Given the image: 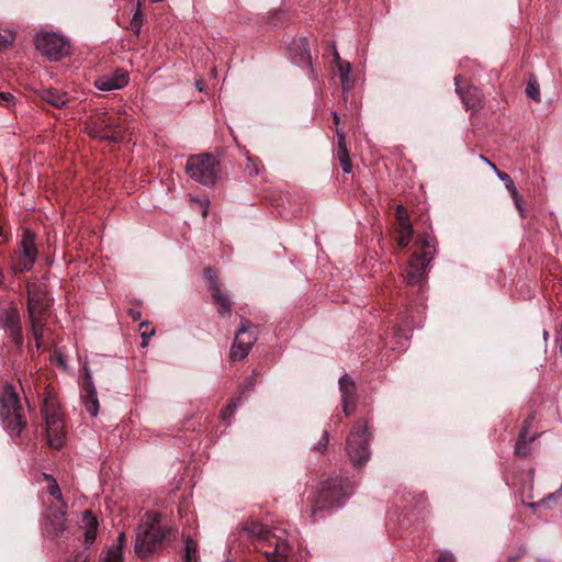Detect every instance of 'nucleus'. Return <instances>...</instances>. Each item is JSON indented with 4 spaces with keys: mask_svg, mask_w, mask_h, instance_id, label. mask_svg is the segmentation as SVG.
<instances>
[{
    "mask_svg": "<svg viewBox=\"0 0 562 562\" xmlns=\"http://www.w3.org/2000/svg\"><path fill=\"white\" fill-rule=\"evenodd\" d=\"M352 493L353 485L348 479L336 476L321 482L313 498L311 515L316 518L321 512L341 506Z\"/></svg>",
    "mask_w": 562,
    "mask_h": 562,
    "instance_id": "1",
    "label": "nucleus"
},
{
    "mask_svg": "<svg viewBox=\"0 0 562 562\" xmlns=\"http://www.w3.org/2000/svg\"><path fill=\"white\" fill-rule=\"evenodd\" d=\"M0 422L12 438L19 437L27 425L20 397L9 383L2 386L0 393Z\"/></svg>",
    "mask_w": 562,
    "mask_h": 562,
    "instance_id": "2",
    "label": "nucleus"
},
{
    "mask_svg": "<svg viewBox=\"0 0 562 562\" xmlns=\"http://www.w3.org/2000/svg\"><path fill=\"white\" fill-rule=\"evenodd\" d=\"M416 244L419 250L415 251L408 261L405 282L407 285L420 286L425 281L428 266L435 257L436 238L429 234H423L418 236Z\"/></svg>",
    "mask_w": 562,
    "mask_h": 562,
    "instance_id": "3",
    "label": "nucleus"
},
{
    "mask_svg": "<svg viewBox=\"0 0 562 562\" xmlns=\"http://www.w3.org/2000/svg\"><path fill=\"white\" fill-rule=\"evenodd\" d=\"M159 514L147 515L146 520L138 528L135 540V552L144 559L156 550L167 538L170 529L161 526Z\"/></svg>",
    "mask_w": 562,
    "mask_h": 562,
    "instance_id": "4",
    "label": "nucleus"
},
{
    "mask_svg": "<svg viewBox=\"0 0 562 562\" xmlns=\"http://www.w3.org/2000/svg\"><path fill=\"white\" fill-rule=\"evenodd\" d=\"M220 161L212 154L191 156L186 165L187 175L194 181L210 187L218 180Z\"/></svg>",
    "mask_w": 562,
    "mask_h": 562,
    "instance_id": "5",
    "label": "nucleus"
},
{
    "mask_svg": "<svg viewBox=\"0 0 562 562\" xmlns=\"http://www.w3.org/2000/svg\"><path fill=\"white\" fill-rule=\"evenodd\" d=\"M42 416L46 426L49 447L60 449L65 441V425L59 407L54 398L45 397L42 405Z\"/></svg>",
    "mask_w": 562,
    "mask_h": 562,
    "instance_id": "6",
    "label": "nucleus"
},
{
    "mask_svg": "<svg viewBox=\"0 0 562 562\" xmlns=\"http://www.w3.org/2000/svg\"><path fill=\"white\" fill-rule=\"evenodd\" d=\"M369 434L366 423L358 422L347 438L346 451L356 468H361L370 459Z\"/></svg>",
    "mask_w": 562,
    "mask_h": 562,
    "instance_id": "7",
    "label": "nucleus"
},
{
    "mask_svg": "<svg viewBox=\"0 0 562 562\" xmlns=\"http://www.w3.org/2000/svg\"><path fill=\"white\" fill-rule=\"evenodd\" d=\"M36 49L50 60H59L69 54V42L57 33L38 34L35 38Z\"/></svg>",
    "mask_w": 562,
    "mask_h": 562,
    "instance_id": "8",
    "label": "nucleus"
},
{
    "mask_svg": "<svg viewBox=\"0 0 562 562\" xmlns=\"http://www.w3.org/2000/svg\"><path fill=\"white\" fill-rule=\"evenodd\" d=\"M257 340V328L249 322L241 323L236 331L235 340L231 348L229 358L233 361L245 359Z\"/></svg>",
    "mask_w": 562,
    "mask_h": 562,
    "instance_id": "9",
    "label": "nucleus"
},
{
    "mask_svg": "<svg viewBox=\"0 0 562 562\" xmlns=\"http://www.w3.org/2000/svg\"><path fill=\"white\" fill-rule=\"evenodd\" d=\"M65 508V504L63 506L55 505L48 507L43 522V530L47 536L60 538L68 529Z\"/></svg>",
    "mask_w": 562,
    "mask_h": 562,
    "instance_id": "10",
    "label": "nucleus"
},
{
    "mask_svg": "<svg viewBox=\"0 0 562 562\" xmlns=\"http://www.w3.org/2000/svg\"><path fill=\"white\" fill-rule=\"evenodd\" d=\"M90 135L101 139H109L119 143L122 139L121 131L112 116L105 113L100 114L90 127Z\"/></svg>",
    "mask_w": 562,
    "mask_h": 562,
    "instance_id": "11",
    "label": "nucleus"
},
{
    "mask_svg": "<svg viewBox=\"0 0 562 562\" xmlns=\"http://www.w3.org/2000/svg\"><path fill=\"white\" fill-rule=\"evenodd\" d=\"M463 81L462 76L458 75L454 77L456 92L462 100V103L467 110L479 111L483 106V94L481 90L474 86H468L464 90L461 87Z\"/></svg>",
    "mask_w": 562,
    "mask_h": 562,
    "instance_id": "12",
    "label": "nucleus"
},
{
    "mask_svg": "<svg viewBox=\"0 0 562 562\" xmlns=\"http://www.w3.org/2000/svg\"><path fill=\"white\" fill-rule=\"evenodd\" d=\"M21 250L22 255L19 260V268L20 270H31L37 258V249L35 245V235L29 229L23 233Z\"/></svg>",
    "mask_w": 562,
    "mask_h": 562,
    "instance_id": "13",
    "label": "nucleus"
},
{
    "mask_svg": "<svg viewBox=\"0 0 562 562\" xmlns=\"http://www.w3.org/2000/svg\"><path fill=\"white\" fill-rule=\"evenodd\" d=\"M1 321L4 330L16 347H21L23 345V335L19 312L15 308H9L2 314Z\"/></svg>",
    "mask_w": 562,
    "mask_h": 562,
    "instance_id": "14",
    "label": "nucleus"
},
{
    "mask_svg": "<svg viewBox=\"0 0 562 562\" xmlns=\"http://www.w3.org/2000/svg\"><path fill=\"white\" fill-rule=\"evenodd\" d=\"M128 83V74L123 69H116L113 74L99 77L94 81L97 89L113 91L124 88Z\"/></svg>",
    "mask_w": 562,
    "mask_h": 562,
    "instance_id": "15",
    "label": "nucleus"
},
{
    "mask_svg": "<svg viewBox=\"0 0 562 562\" xmlns=\"http://www.w3.org/2000/svg\"><path fill=\"white\" fill-rule=\"evenodd\" d=\"M289 50L294 64L300 67L312 68V56L308 47V41L305 37L293 40Z\"/></svg>",
    "mask_w": 562,
    "mask_h": 562,
    "instance_id": "16",
    "label": "nucleus"
},
{
    "mask_svg": "<svg viewBox=\"0 0 562 562\" xmlns=\"http://www.w3.org/2000/svg\"><path fill=\"white\" fill-rule=\"evenodd\" d=\"M82 401L86 409L91 416L95 417L99 412V400L97 396V390L92 382V376L88 369H86L85 378L82 382Z\"/></svg>",
    "mask_w": 562,
    "mask_h": 562,
    "instance_id": "17",
    "label": "nucleus"
},
{
    "mask_svg": "<svg viewBox=\"0 0 562 562\" xmlns=\"http://www.w3.org/2000/svg\"><path fill=\"white\" fill-rule=\"evenodd\" d=\"M239 530L245 532L247 537L252 541H266L270 542L271 531L266 526L256 520L247 521L240 525Z\"/></svg>",
    "mask_w": 562,
    "mask_h": 562,
    "instance_id": "18",
    "label": "nucleus"
},
{
    "mask_svg": "<svg viewBox=\"0 0 562 562\" xmlns=\"http://www.w3.org/2000/svg\"><path fill=\"white\" fill-rule=\"evenodd\" d=\"M540 435L529 436L527 435L526 429H520L518 439L515 446V454L521 458H526L530 454L531 448L530 445L539 437Z\"/></svg>",
    "mask_w": 562,
    "mask_h": 562,
    "instance_id": "19",
    "label": "nucleus"
},
{
    "mask_svg": "<svg viewBox=\"0 0 562 562\" xmlns=\"http://www.w3.org/2000/svg\"><path fill=\"white\" fill-rule=\"evenodd\" d=\"M27 312L31 322L32 335L36 341V347L40 348V341L43 337V325L41 324V317L37 313L35 305H33L31 302H29Z\"/></svg>",
    "mask_w": 562,
    "mask_h": 562,
    "instance_id": "20",
    "label": "nucleus"
},
{
    "mask_svg": "<svg viewBox=\"0 0 562 562\" xmlns=\"http://www.w3.org/2000/svg\"><path fill=\"white\" fill-rule=\"evenodd\" d=\"M43 101L55 108H64L68 104L69 99L66 93L58 91L57 89H45L41 93Z\"/></svg>",
    "mask_w": 562,
    "mask_h": 562,
    "instance_id": "21",
    "label": "nucleus"
},
{
    "mask_svg": "<svg viewBox=\"0 0 562 562\" xmlns=\"http://www.w3.org/2000/svg\"><path fill=\"white\" fill-rule=\"evenodd\" d=\"M212 299L217 305V312L221 316L228 317L232 314V302L227 294L222 293L221 288H215V292L211 293Z\"/></svg>",
    "mask_w": 562,
    "mask_h": 562,
    "instance_id": "22",
    "label": "nucleus"
},
{
    "mask_svg": "<svg viewBox=\"0 0 562 562\" xmlns=\"http://www.w3.org/2000/svg\"><path fill=\"white\" fill-rule=\"evenodd\" d=\"M82 521L86 526L85 541L87 544H91L97 537L98 520L90 510H83Z\"/></svg>",
    "mask_w": 562,
    "mask_h": 562,
    "instance_id": "23",
    "label": "nucleus"
},
{
    "mask_svg": "<svg viewBox=\"0 0 562 562\" xmlns=\"http://www.w3.org/2000/svg\"><path fill=\"white\" fill-rule=\"evenodd\" d=\"M339 390L342 400H356V385L352 379L345 374L339 379Z\"/></svg>",
    "mask_w": 562,
    "mask_h": 562,
    "instance_id": "24",
    "label": "nucleus"
},
{
    "mask_svg": "<svg viewBox=\"0 0 562 562\" xmlns=\"http://www.w3.org/2000/svg\"><path fill=\"white\" fill-rule=\"evenodd\" d=\"M397 245L401 247V248H405L409 245L411 240H412V237H413V227H412V224L408 223V224H402V225H397Z\"/></svg>",
    "mask_w": 562,
    "mask_h": 562,
    "instance_id": "25",
    "label": "nucleus"
},
{
    "mask_svg": "<svg viewBox=\"0 0 562 562\" xmlns=\"http://www.w3.org/2000/svg\"><path fill=\"white\" fill-rule=\"evenodd\" d=\"M336 135H337V138H338L337 149H336V155H337L338 160H344V159L350 158L348 149H347V146H346V135H345V132L337 127L336 128Z\"/></svg>",
    "mask_w": 562,
    "mask_h": 562,
    "instance_id": "26",
    "label": "nucleus"
},
{
    "mask_svg": "<svg viewBox=\"0 0 562 562\" xmlns=\"http://www.w3.org/2000/svg\"><path fill=\"white\" fill-rule=\"evenodd\" d=\"M198 543L190 537L186 539L183 562H196Z\"/></svg>",
    "mask_w": 562,
    "mask_h": 562,
    "instance_id": "27",
    "label": "nucleus"
},
{
    "mask_svg": "<svg viewBox=\"0 0 562 562\" xmlns=\"http://www.w3.org/2000/svg\"><path fill=\"white\" fill-rule=\"evenodd\" d=\"M286 548L284 544L276 543L272 551L266 550L263 553L268 562H284L283 557L285 555Z\"/></svg>",
    "mask_w": 562,
    "mask_h": 562,
    "instance_id": "28",
    "label": "nucleus"
},
{
    "mask_svg": "<svg viewBox=\"0 0 562 562\" xmlns=\"http://www.w3.org/2000/svg\"><path fill=\"white\" fill-rule=\"evenodd\" d=\"M262 168L261 161L255 157L247 158V165L245 166V172L249 177H257Z\"/></svg>",
    "mask_w": 562,
    "mask_h": 562,
    "instance_id": "29",
    "label": "nucleus"
},
{
    "mask_svg": "<svg viewBox=\"0 0 562 562\" xmlns=\"http://www.w3.org/2000/svg\"><path fill=\"white\" fill-rule=\"evenodd\" d=\"M526 94L536 102L540 101V88L536 79H529L526 88Z\"/></svg>",
    "mask_w": 562,
    "mask_h": 562,
    "instance_id": "30",
    "label": "nucleus"
},
{
    "mask_svg": "<svg viewBox=\"0 0 562 562\" xmlns=\"http://www.w3.org/2000/svg\"><path fill=\"white\" fill-rule=\"evenodd\" d=\"M497 178L503 181V183L505 184V188L507 189V191L510 193V195H517V189H516V186L513 181V179L510 178V176L504 171H497Z\"/></svg>",
    "mask_w": 562,
    "mask_h": 562,
    "instance_id": "31",
    "label": "nucleus"
},
{
    "mask_svg": "<svg viewBox=\"0 0 562 562\" xmlns=\"http://www.w3.org/2000/svg\"><path fill=\"white\" fill-rule=\"evenodd\" d=\"M204 274L209 283V290L211 293L215 292V288H220L216 271L212 268H206Z\"/></svg>",
    "mask_w": 562,
    "mask_h": 562,
    "instance_id": "32",
    "label": "nucleus"
},
{
    "mask_svg": "<svg viewBox=\"0 0 562 562\" xmlns=\"http://www.w3.org/2000/svg\"><path fill=\"white\" fill-rule=\"evenodd\" d=\"M139 5L140 4L138 3V8H137L136 12L134 13V15L131 20V23H130V30L133 31L136 35L139 34L140 27H142V11H140Z\"/></svg>",
    "mask_w": 562,
    "mask_h": 562,
    "instance_id": "33",
    "label": "nucleus"
},
{
    "mask_svg": "<svg viewBox=\"0 0 562 562\" xmlns=\"http://www.w3.org/2000/svg\"><path fill=\"white\" fill-rule=\"evenodd\" d=\"M15 35L11 31H0V50L7 49L14 42Z\"/></svg>",
    "mask_w": 562,
    "mask_h": 562,
    "instance_id": "34",
    "label": "nucleus"
},
{
    "mask_svg": "<svg viewBox=\"0 0 562 562\" xmlns=\"http://www.w3.org/2000/svg\"><path fill=\"white\" fill-rule=\"evenodd\" d=\"M338 70H339L342 88L346 89V86L349 80V74L351 71V66L349 63H344V64L341 63V64H339Z\"/></svg>",
    "mask_w": 562,
    "mask_h": 562,
    "instance_id": "35",
    "label": "nucleus"
},
{
    "mask_svg": "<svg viewBox=\"0 0 562 562\" xmlns=\"http://www.w3.org/2000/svg\"><path fill=\"white\" fill-rule=\"evenodd\" d=\"M48 493L57 501H59L63 504V494L60 491V487L55 479H52V483L48 485Z\"/></svg>",
    "mask_w": 562,
    "mask_h": 562,
    "instance_id": "36",
    "label": "nucleus"
},
{
    "mask_svg": "<svg viewBox=\"0 0 562 562\" xmlns=\"http://www.w3.org/2000/svg\"><path fill=\"white\" fill-rule=\"evenodd\" d=\"M121 548H111L102 562H121Z\"/></svg>",
    "mask_w": 562,
    "mask_h": 562,
    "instance_id": "37",
    "label": "nucleus"
},
{
    "mask_svg": "<svg viewBox=\"0 0 562 562\" xmlns=\"http://www.w3.org/2000/svg\"><path fill=\"white\" fill-rule=\"evenodd\" d=\"M396 220H397V225H402L404 223L405 224L411 223L409 218H408L407 211L402 204L396 206Z\"/></svg>",
    "mask_w": 562,
    "mask_h": 562,
    "instance_id": "38",
    "label": "nucleus"
},
{
    "mask_svg": "<svg viewBox=\"0 0 562 562\" xmlns=\"http://www.w3.org/2000/svg\"><path fill=\"white\" fill-rule=\"evenodd\" d=\"M239 401V398H236V400H232L227 406L222 409L221 412V417L222 419H227L228 417H231L234 413H235V409L237 407V402Z\"/></svg>",
    "mask_w": 562,
    "mask_h": 562,
    "instance_id": "39",
    "label": "nucleus"
},
{
    "mask_svg": "<svg viewBox=\"0 0 562 562\" xmlns=\"http://www.w3.org/2000/svg\"><path fill=\"white\" fill-rule=\"evenodd\" d=\"M15 103V97L10 92H0V104L10 109Z\"/></svg>",
    "mask_w": 562,
    "mask_h": 562,
    "instance_id": "40",
    "label": "nucleus"
},
{
    "mask_svg": "<svg viewBox=\"0 0 562 562\" xmlns=\"http://www.w3.org/2000/svg\"><path fill=\"white\" fill-rule=\"evenodd\" d=\"M342 408L346 416H350L356 409V400H342Z\"/></svg>",
    "mask_w": 562,
    "mask_h": 562,
    "instance_id": "41",
    "label": "nucleus"
},
{
    "mask_svg": "<svg viewBox=\"0 0 562 562\" xmlns=\"http://www.w3.org/2000/svg\"><path fill=\"white\" fill-rule=\"evenodd\" d=\"M88 554L85 551L72 553L67 562H88Z\"/></svg>",
    "mask_w": 562,
    "mask_h": 562,
    "instance_id": "42",
    "label": "nucleus"
},
{
    "mask_svg": "<svg viewBox=\"0 0 562 562\" xmlns=\"http://www.w3.org/2000/svg\"><path fill=\"white\" fill-rule=\"evenodd\" d=\"M328 442H329V434H328V431H324V434H323L319 442L315 447V449L322 452L327 448Z\"/></svg>",
    "mask_w": 562,
    "mask_h": 562,
    "instance_id": "43",
    "label": "nucleus"
},
{
    "mask_svg": "<svg viewBox=\"0 0 562 562\" xmlns=\"http://www.w3.org/2000/svg\"><path fill=\"white\" fill-rule=\"evenodd\" d=\"M437 562H456L454 555L450 551H441Z\"/></svg>",
    "mask_w": 562,
    "mask_h": 562,
    "instance_id": "44",
    "label": "nucleus"
},
{
    "mask_svg": "<svg viewBox=\"0 0 562 562\" xmlns=\"http://www.w3.org/2000/svg\"><path fill=\"white\" fill-rule=\"evenodd\" d=\"M510 196L514 200L515 206H516L517 211L519 212L520 216H524L525 210L522 207V200H521L520 194L517 192V195H510Z\"/></svg>",
    "mask_w": 562,
    "mask_h": 562,
    "instance_id": "45",
    "label": "nucleus"
},
{
    "mask_svg": "<svg viewBox=\"0 0 562 562\" xmlns=\"http://www.w3.org/2000/svg\"><path fill=\"white\" fill-rule=\"evenodd\" d=\"M339 162H340V166H341L342 171H344L345 173H350V172H351V170H352V164H351L350 158H348V159H344V160H339Z\"/></svg>",
    "mask_w": 562,
    "mask_h": 562,
    "instance_id": "46",
    "label": "nucleus"
},
{
    "mask_svg": "<svg viewBox=\"0 0 562 562\" xmlns=\"http://www.w3.org/2000/svg\"><path fill=\"white\" fill-rule=\"evenodd\" d=\"M155 334V329H150L148 333L147 330L142 331V347H146L148 344V339Z\"/></svg>",
    "mask_w": 562,
    "mask_h": 562,
    "instance_id": "47",
    "label": "nucleus"
},
{
    "mask_svg": "<svg viewBox=\"0 0 562 562\" xmlns=\"http://www.w3.org/2000/svg\"><path fill=\"white\" fill-rule=\"evenodd\" d=\"M535 419V416L533 414H530L525 420H524V425H522V428L521 429H526L527 430V435L529 434V428L532 424Z\"/></svg>",
    "mask_w": 562,
    "mask_h": 562,
    "instance_id": "48",
    "label": "nucleus"
},
{
    "mask_svg": "<svg viewBox=\"0 0 562 562\" xmlns=\"http://www.w3.org/2000/svg\"><path fill=\"white\" fill-rule=\"evenodd\" d=\"M256 375H257V373H256V371H254V372H252V375H251V376H249V378L246 380V383H247L246 387H247V389L251 390V389H254V387H255V384H256Z\"/></svg>",
    "mask_w": 562,
    "mask_h": 562,
    "instance_id": "49",
    "label": "nucleus"
},
{
    "mask_svg": "<svg viewBox=\"0 0 562 562\" xmlns=\"http://www.w3.org/2000/svg\"><path fill=\"white\" fill-rule=\"evenodd\" d=\"M140 312L139 311H135V310H131L130 311V316L132 317L133 321H138L140 318Z\"/></svg>",
    "mask_w": 562,
    "mask_h": 562,
    "instance_id": "50",
    "label": "nucleus"
},
{
    "mask_svg": "<svg viewBox=\"0 0 562 562\" xmlns=\"http://www.w3.org/2000/svg\"><path fill=\"white\" fill-rule=\"evenodd\" d=\"M124 541H125L124 533H120V536L117 538V544L114 546L113 548H121L122 549Z\"/></svg>",
    "mask_w": 562,
    "mask_h": 562,
    "instance_id": "51",
    "label": "nucleus"
},
{
    "mask_svg": "<svg viewBox=\"0 0 562 562\" xmlns=\"http://www.w3.org/2000/svg\"><path fill=\"white\" fill-rule=\"evenodd\" d=\"M209 203H210V202H209V200H205V201H204V205H203V210H202V216H203V217H206V216H207V212H209V211H207V206H209Z\"/></svg>",
    "mask_w": 562,
    "mask_h": 562,
    "instance_id": "52",
    "label": "nucleus"
},
{
    "mask_svg": "<svg viewBox=\"0 0 562 562\" xmlns=\"http://www.w3.org/2000/svg\"><path fill=\"white\" fill-rule=\"evenodd\" d=\"M195 87L199 89V91H203L204 90V81L203 80H196L195 81Z\"/></svg>",
    "mask_w": 562,
    "mask_h": 562,
    "instance_id": "53",
    "label": "nucleus"
},
{
    "mask_svg": "<svg viewBox=\"0 0 562 562\" xmlns=\"http://www.w3.org/2000/svg\"><path fill=\"white\" fill-rule=\"evenodd\" d=\"M487 165L490 166V168H492L494 170V172L497 175V171H499L496 167L495 164H493L492 161H487Z\"/></svg>",
    "mask_w": 562,
    "mask_h": 562,
    "instance_id": "54",
    "label": "nucleus"
},
{
    "mask_svg": "<svg viewBox=\"0 0 562 562\" xmlns=\"http://www.w3.org/2000/svg\"><path fill=\"white\" fill-rule=\"evenodd\" d=\"M339 122H340V117H339V115L335 112V113H334V123H335L336 125H338V124H339Z\"/></svg>",
    "mask_w": 562,
    "mask_h": 562,
    "instance_id": "55",
    "label": "nucleus"
},
{
    "mask_svg": "<svg viewBox=\"0 0 562 562\" xmlns=\"http://www.w3.org/2000/svg\"><path fill=\"white\" fill-rule=\"evenodd\" d=\"M43 476L46 481L49 482V484L52 483V479H54L50 474H47V473H43Z\"/></svg>",
    "mask_w": 562,
    "mask_h": 562,
    "instance_id": "56",
    "label": "nucleus"
},
{
    "mask_svg": "<svg viewBox=\"0 0 562 562\" xmlns=\"http://www.w3.org/2000/svg\"><path fill=\"white\" fill-rule=\"evenodd\" d=\"M542 336H543L544 341H547L548 338H549V331L548 330H543Z\"/></svg>",
    "mask_w": 562,
    "mask_h": 562,
    "instance_id": "57",
    "label": "nucleus"
},
{
    "mask_svg": "<svg viewBox=\"0 0 562 562\" xmlns=\"http://www.w3.org/2000/svg\"><path fill=\"white\" fill-rule=\"evenodd\" d=\"M3 278H4L3 272H2V270L0 269V286H1V285H2V283H3Z\"/></svg>",
    "mask_w": 562,
    "mask_h": 562,
    "instance_id": "58",
    "label": "nucleus"
},
{
    "mask_svg": "<svg viewBox=\"0 0 562 562\" xmlns=\"http://www.w3.org/2000/svg\"><path fill=\"white\" fill-rule=\"evenodd\" d=\"M480 159H481V160H483V161H485L486 164H487V161H490V160H488L485 156H483V155H480Z\"/></svg>",
    "mask_w": 562,
    "mask_h": 562,
    "instance_id": "59",
    "label": "nucleus"
},
{
    "mask_svg": "<svg viewBox=\"0 0 562 562\" xmlns=\"http://www.w3.org/2000/svg\"><path fill=\"white\" fill-rule=\"evenodd\" d=\"M517 560V557H509L508 562H515Z\"/></svg>",
    "mask_w": 562,
    "mask_h": 562,
    "instance_id": "60",
    "label": "nucleus"
},
{
    "mask_svg": "<svg viewBox=\"0 0 562 562\" xmlns=\"http://www.w3.org/2000/svg\"><path fill=\"white\" fill-rule=\"evenodd\" d=\"M140 327H148V324L146 322L140 323Z\"/></svg>",
    "mask_w": 562,
    "mask_h": 562,
    "instance_id": "61",
    "label": "nucleus"
},
{
    "mask_svg": "<svg viewBox=\"0 0 562 562\" xmlns=\"http://www.w3.org/2000/svg\"><path fill=\"white\" fill-rule=\"evenodd\" d=\"M335 57H336V59H339V55L337 52H335Z\"/></svg>",
    "mask_w": 562,
    "mask_h": 562,
    "instance_id": "62",
    "label": "nucleus"
},
{
    "mask_svg": "<svg viewBox=\"0 0 562 562\" xmlns=\"http://www.w3.org/2000/svg\"><path fill=\"white\" fill-rule=\"evenodd\" d=\"M3 235V231H2V227L0 226V236Z\"/></svg>",
    "mask_w": 562,
    "mask_h": 562,
    "instance_id": "63",
    "label": "nucleus"
}]
</instances>
